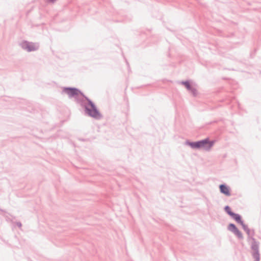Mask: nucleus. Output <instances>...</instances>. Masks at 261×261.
Instances as JSON below:
<instances>
[{
	"label": "nucleus",
	"mask_w": 261,
	"mask_h": 261,
	"mask_svg": "<svg viewBox=\"0 0 261 261\" xmlns=\"http://www.w3.org/2000/svg\"><path fill=\"white\" fill-rule=\"evenodd\" d=\"M244 229L246 231L247 233L248 234L249 237H251L253 235V231L250 230L248 228L244 227Z\"/></svg>",
	"instance_id": "obj_9"
},
{
	"label": "nucleus",
	"mask_w": 261,
	"mask_h": 261,
	"mask_svg": "<svg viewBox=\"0 0 261 261\" xmlns=\"http://www.w3.org/2000/svg\"><path fill=\"white\" fill-rule=\"evenodd\" d=\"M190 90L191 91V92L194 95H196V90L195 88H191Z\"/></svg>",
	"instance_id": "obj_12"
},
{
	"label": "nucleus",
	"mask_w": 261,
	"mask_h": 261,
	"mask_svg": "<svg viewBox=\"0 0 261 261\" xmlns=\"http://www.w3.org/2000/svg\"><path fill=\"white\" fill-rule=\"evenodd\" d=\"M182 84H184V85L186 86V87L188 90H190L191 89V88H192V87H191V85H190V83H189V82H187H187H182Z\"/></svg>",
	"instance_id": "obj_11"
},
{
	"label": "nucleus",
	"mask_w": 261,
	"mask_h": 261,
	"mask_svg": "<svg viewBox=\"0 0 261 261\" xmlns=\"http://www.w3.org/2000/svg\"><path fill=\"white\" fill-rule=\"evenodd\" d=\"M239 239H243V237L242 233L238 230V229L233 232Z\"/></svg>",
	"instance_id": "obj_8"
},
{
	"label": "nucleus",
	"mask_w": 261,
	"mask_h": 261,
	"mask_svg": "<svg viewBox=\"0 0 261 261\" xmlns=\"http://www.w3.org/2000/svg\"><path fill=\"white\" fill-rule=\"evenodd\" d=\"M63 91L70 97L76 96L82 94L79 90L75 88H65Z\"/></svg>",
	"instance_id": "obj_3"
},
{
	"label": "nucleus",
	"mask_w": 261,
	"mask_h": 261,
	"mask_svg": "<svg viewBox=\"0 0 261 261\" xmlns=\"http://www.w3.org/2000/svg\"><path fill=\"white\" fill-rule=\"evenodd\" d=\"M225 210L226 212L231 216L233 214V213H232L231 212L230 208L228 206H226L225 207Z\"/></svg>",
	"instance_id": "obj_10"
},
{
	"label": "nucleus",
	"mask_w": 261,
	"mask_h": 261,
	"mask_svg": "<svg viewBox=\"0 0 261 261\" xmlns=\"http://www.w3.org/2000/svg\"><path fill=\"white\" fill-rule=\"evenodd\" d=\"M86 110L88 114L93 117L99 118L101 117L100 113L91 101H89V106L86 108Z\"/></svg>",
	"instance_id": "obj_2"
},
{
	"label": "nucleus",
	"mask_w": 261,
	"mask_h": 261,
	"mask_svg": "<svg viewBox=\"0 0 261 261\" xmlns=\"http://www.w3.org/2000/svg\"><path fill=\"white\" fill-rule=\"evenodd\" d=\"M22 47L29 51L34 50L36 49L35 46L33 44L27 42H24L22 43Z\"/></svg>",
	"instance_id": "obj_4"
},
{
	"label": "nucleus",
	"mask_w": 261,
	"mask_h": 261,
	"mask_svg": "<svg viewBox=\"0 0 261 261\" xmlns=\"http://www.w3.org/2000/svg\"><path fill=\"white\" fill-rule=\"evenodd\" d=\"M51 1H54V0H50Z\"/></svg>",
	"instance_id": "obj_13"
},
{
	"label": "nucleus",
	"mask_w": 261,
	"mask_h": 261,
	"mask_svg": "<svg viewBox=\"0 0 261 261\" xmlns=\"http://www.w3.org/2000/svg\"><path fill=\"white\" fill-rule=\"evenodd\" d=\"M220 189L221 193H223L226 196L230 195L229 189L225 185H221L220 186Z\"/></svg>",
	"instance_id": "obj_5"
},
{
	"label": "nucleus",
	"mask_w": 261,
	"mask_h": 261,
	"mask_svg": "<svg viewBox=\"0 0 261 261\" xmlns=\"http://www.w3.org/2000/svg\"><path fill=\"white\" fill-rule=\"evenodd\" d=\"M231 217L234 219L237 222H241V217L238 215V214H236L234 213H233L232 214V215L231 216Z\"/></svg>",
	"instance_id": "obj_6"
},
{
	"label": "nucleus",
	"mask_w": 261,
	"mask_h": 261,
	"mask_svg": "<svg viewBox=\"0 0 261 261\" xmlns=\"http://www.w3.org/2000/svg\"><path fill=\"white\" fill-rule=\"evenodd\" d=\"M228 229L229 230H230L231 231H232L233 232H234L235 231H236L238 229V228L236 227V226L234 224H230L229 225Z\"/></svg>",
	"instance_id": "obj_7"
},
{
	"label": "nucleus",
	"mask_w": 261,
	"mask_h": 261,
	"mask_svg": "<svg viewBox=\"0 0 261 261\" xmlns=\"http://www.w3.org/2000/svg\"><path fill=\"white\" fill-rule=\"evenodd\" d=\"M214 143V141H210L207 139L196 142H187L186 143L187 145L190 146L193 148H203L206 150H209L213 146Z\"/></svg>",
	"instance_id": "obj_1"
}]
</instances>
